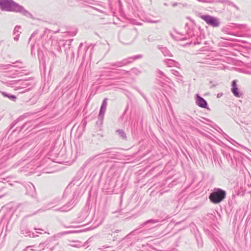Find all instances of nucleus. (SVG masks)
I'll return each mask as SVG.
<instances>
[{
  "label": "nucleus",
  "instance_id": "obj_1",
  "mask_svg": "<svg viewBox=\"0 0 251 251\" xmlns=\"http://www.w3.org/2000/svg\"><path fill=\"white\" fill-rule=\"evenodd\" d=\"M0 7L2 10L19 11L21 7L12 0H0Z\"/></svg>",
  "mask_w": 251,
  "mask_h": 251
},
{
  "label": "nucleus",
  "instance_id": "obj_2",
  "mask_svg": "<svg viewBox=\"0 0 251 251\" xmlns=\"http://www.w3.org/2000/svg\"><path fill=\"white\" fill-rule=\"evenodd\" d=\"M226 195V193L224 190L218 189L210 194L209 199L213 203H218L225 199Z\"/></svg>",
  "mask_w": 251,
  "mask_h": 251
},
{
  "label": "nucleus",
  "instance_id": "obj_3",
  "mask_svg": "<svg viewBox=\"0 0 251 251\" xmlns=\"http://www.w3.org/2000/svg\"><path fill=\"white\" fill-rule=\"evenodd\" d=\"M201 18L208 25L213 26H218L219 23L218 20L209 15H202Z\"/></svg>",
  "mask_w": 251,
  "mask_h": 251
},
{
  "label": "nucleus",
  "instance_id": "obj_4",
  "mask_svg": "<svg viewBox=\"0 0 251 251\" xmlns=\"http://www.w3.org/2000/svg\"><path fill=\"white\" fill-rule=\"evenodd\" d=\"M197 103L199 106L203 108L205 107L207 105V102L206 101L200 96L197 97Z\"/></svg>",
  "mask_w": 251,
  "mask_h": 251
},
{
  "label": "nucleus",
  "instance_id": "obj_5",
  "mask_svg": "<svg viewBox=\"0 0 251 251\" xmlns=\"http://www.w3.org/2000/svg\"><path fill=\"white\" fill-rule=\"evenodd\" d=\"M231 91H232V93L233 94V95L235 97H240V96L239 93L238 92V88H237V87H235V88H232Z\"/></svg>",
  "mask_w": 251,
  "mask_h": 251
},
{
  "label": "nucleus",
  "instance_id": "obj_6",
  "mask_svg": "<svg viewBox=\"0 0 251 251\" xmlns=\"http://www.w3.org/2000/svg\"><path fill=\"white\" fill-rule=\"evenodd\" d=\"M106 105H107V99H105L103 101V103H102L101 107H105L106 106Z\"/></svg>",
  "mask_w": 251,
  "mask_h": 251
},
{
  "label": "nucleus",
  "instance_id": "obj_7",
  "mask_svg": "<svg viewBox=\"0 0 251 251\" xmlns=\"http://www.w3.org/2000/svg\"><path fill=\"white\" fill-rule=\"evenodd\" d=\"M232 88L237 87V84H236V82L235 80L232 81Z\"/></svg>",
  "mask_w": 251,
  "mask_h": 251
},
{
  "label": "nucleus",
  "instance_id": "obj_8",
  "mask_svg": "<svg viewBox=\"0 0 251 251\" xmlns=\"http://www.w3.org/2000/svg\"><path fill=\"white\" fill-rule=\"evenodd\" d=\"M3 95L5 96V97H7V95H5L4 93H3ZM8 97L10 99H13V100H15L16 99V97L14 96H10L9 97L8 96Z\"/></svg>",
  "mask_w": 251,
  "mask_h": 251
}]
</instances>
